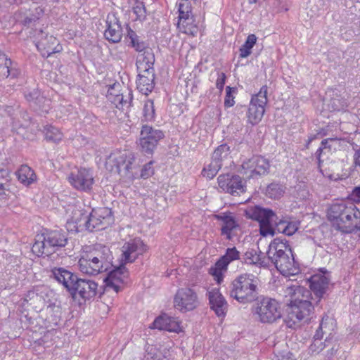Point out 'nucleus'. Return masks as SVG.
I'll list each match as a JSON object with an SVG mask.
<instances>
[{
  "label": "nucleus",
  "instance_id": "603ef678",
  "mask_svg": "<svg viewBox=\"0 0 360 360\" xmlns=\"http://www.w3.org/2000/svg\"><path fill=\"white\" fill-rule=\"evenodd\" d=\"M329 105L333 110L340 111L345 109L347 104L343 98L336 96L330 99Z\"/></svg>",
  "mask_w": 360,
  "mask_h": 360
},
{
  "label": "nucleus",
  "instance_id": "7c9ffc66",
  "mask_svg": "<svg viewBox=\"0 0 360 360\" xmlns=\"http://www.w3.org/2000/svg\"><path fill=\"white\" fill-rule=\"evenodd\" d=\"M181 312L192 311L199 305L196 292L192 288H186L181 292Z\"/></svg>",
  "mask_w": 360,
  "mask_h": 360
},
{
  "label": "nucleus",
  "instance_id": "9b49d317",
  "mask_svg": "<svg viewBox=\"0 0 360 360\" xmlns=\"http://www.w3.org/2000/svg\"><path fill=\"white\" fill-rule=\"evenodd\" d=\"M165 136L162 131L155 129L149 125L142 127L139 143L142 151L150 154L156 148L158 141Z\"/></svg>",
  "mask_w": 360,
  "mask_h": 360
},
{
  "label": "nucleus",
  "instance_id": "f257e3e1",
  "mask_svg": "<svg viewBox=\"0 0 360 360\" xmlns=\"http://www.w3.org/2000/svg\"><path fill=\"white\" fill-rule=\"evenodd\" d=\"M268 259L283 276H294L300 272L288 241L275 238L269 245Z\"/></svg>",
  "mask_w": 360,
  "mask_h": 360
},
{
  "label": "nucleus",
  "instance_id": "052dcab7",
  "mask_svg": "<svg viewBox=\"0 0 360 360\" xmlns=\"http://www.w3.org/2000/svg\"><path fill=\"white\" fill-rule=\"evenodd\" d=\"M153 162L150 161L148 163L146 164L143 169H141V176L143 179H148L150 176H152L154 173V169L152 167Z\"/></svg>",
  "mask_w": 360,
  "mask_h": 360
},
{
  "label": "nucleus",
  "instance_id": "a18cd8bd",
  "mask_svg": "<svg viewBox=\"0 0 360 360\" xmlns=\"http://www.w3.org/2000/svg\"><path fill=\"white\" fill-rule=\"evenodd\" d=\"M94 263L86 260V258L83 256L79 259L78 265L81 272L88 275H97L101 273L98 270V267H96Z\"/></svg>",
  "mask_w": 360,
  "mask_h": 360
},
{
  "label": "nucleus",
  "instance_id": "412c9836",
  "mask_svg": "<svg viewBox=\"0 0 360 360\" xmlns=\"http://www.w3.org/2000/svg\"><path fill=\"white\" fill-rule=\"evenodd\" d=\"M283 295L288 304H300L312 299L311 292L298 285L287 286L283 289Z\"/></svg>",
  "mask_w": 360,
  "mask_h": 360
},
{
  "label": "nucleus",
  "instance_id": "49530a36",
  "mask_svg": "<svg viewBox=\"0 0 360 360\" xmlns=\"http://www.w3.org/2000/svg\"><path fill=\"white\" fill-rule=\"evenodd\" d=\"M45 138L49 141L58 143L62 140L63 134L60 130L53 126H46L44 127Z\"/></svg>",
  "mask_w": 360,
  "mask_h": 360
},
{
  "label": "nucleus",
  "instance_id": "f3484780",
  "mask_svg": "<svg viewBox=\"0 0 360 360\" xmlns=\"http://www.w3.org/2000/svg\"><path fill=\"white\" fill-rule=\"evenodd\" d=\"M146 250V247L139 238L130 240L122 248V262L124 264L134 262L139 255Z\"/></svg>",
  "mask_w": 360,
  "mask_h": 360
},
{
  "label": "nucleus",
  "instance_id": "dca6fc26",
  "mask_svg": "<svg viewBox=\"0 0 360 360\" xmlns=\"http://www.w3.org/2000/svg\"><path fill=\"white\" fill-rule=\"evenodd\" d=\"M37 38L36 46L44 58H48L53 53H59L63 49L56 37L44 34L42 30H40Z\"/></svg>",
  "mask_w": 360,
  "mask_h": 360
},
{
  "label": "nucleus",
  "instance_id": "4d7b16f0",
  "mask_svg": "<svg viewBox=\"0 0 360 360\" xmlns=\"http://www.w3.org/2000/svg\"><path fill=\"white\" fill-rule=\"evenodd\" d=\"M227 268H222L218 265V261L215 264V266L210 269V273L214 277L217 283H221L223 281V271H226Z\"/></svg>",
  "mask_w": 360,
  "mask_h": 360
},
{
  "label": "nucleus",
  "instance_id": "37998d69",
  "mask_svg": "<svg viewBox=\"0 0 360 360\" xmlns=\"http://www.w3.org/2000/svg\"><path fill=\"white\" fill-rule=\"evenodd\" d=\"M257 37L254 34H249L243 45L239 49L240 58H247L252 53V49L257 42Z\"/></svg>",
  "mask_w": 360,
  "mask_h": 360
},
{
  "label": "nucleus",
  "instance_id": "13d9d810",
  "mask_svg": "<svg viewBox=\"0 0 360 360\" xmlns=\"http://www.w3.org/2000/svg\"><path fill=\"white\" fill-rule=\"evenodd\" d=\"M123 93V101L121 104V110L128 109L131 106L133 95L132 91L130 89H126Z\"/></svg>",
  "mask_w": 360,
  "mask_h": 360
},
{
  "label": "nucleus",
  "instance_id": "de8ad7c7",
  "mask_svg": "<svg viewBox=\"0 0 360 360\" xmlns=\"http://www.w3.org/2000/svg\"><path fill=\"white\" fill-rule=\"evenodd\" d=\"M70 219L73 220L75 224H77V226L86 229V221L88 220L89 215L82 210L74 209Z\"/></svg>",
  "mask_w": 360,
  "mask_h": 360
},
{
  "label": "nucleus",
  "instance_id": "cd10ccee",
  "mask_svg": "<svg viewBox=\"0 0 360 360\" xmlns=\"http://www.w3.org/2000/svg\"><path fill=\"white\" fill-rule=\"evenodd\" d=\"M20 75V70L4 53H0V80L8 77L16 78Z\"/></svg>",
  "mask_w": 360,
  "mask_h": 360
},
{
  "label": "nucleus",
  "instance_id": "f8f14e48",
  "mask_svg": "<svg viewBox=\"0 0 360 360\" xmlns=\"http://www.w3.org/2000/svg\"><path fill=\"white\" fill-rule=\"evenodd\" d=\"M134 161V155L127 151L115 153L109 157V162L112 163V167H115L116 172L129 179L133 176L131 169Z\"/></svg>",
  "mask_w": 360,
  "mask_h": 360
},
{
  "label": "nucleus",
  "instance_id": "7ed1b4c3",
  "mask_svg": "<svg viewBox=\"0 0 360 360\" xmlns=\"http://www.w3.org/2000/svg\"><path fill=\"white\" fill-rule=\"evenodd\" d=\"M68 243V237L61 230L46 231L37 235L32 245V252L38 257L49 256Z\"/></svg>",
  "mask_w": 360,
  "mask_h": 360
},
{
  "label": "nucleus",
  "instance_id": "338daca9",
  "mask_svg": "<svg viewBox=\"0 0 360 360\" xmlns=\"http://www.w3.org/2000/svg\"><path fill=\"white\" fill-rule=\"evenodd\" d=\"M120 84L119 83H115L112 85H111L108 89V92L106 94L107 99L108 100V96L113 95L115 96L120 94L121 93H120Z\"/></svg>",
  "mask_w": 360,
  "mask_h": 360
},
{
  "label": "nucleus",
  "instance_id": "c03bdc74",
  "mask_svg": "<svg viewBox=\"0 0 360 360\" xmlns=\"http://www.w3.org/2000/svg\"><path fill=\"white\" fill-rule=\"evenodd\" d=\"M285 187L279 183H271L266 187V195L272 199H278L283 196Z\"/></svg>",
  "mask_w": 360,
  "mask_h": 360
},
{
  "label": "nucleus",
  "instance_id": "f03ea898",
  "mask_svg": "<svg viewBox=\"0 0 360 360\" xmlns=\"http://www.w3.org/2000/svg\"><path fill=\"white\" fill-rule=\"evenodd\" d=\"M231 297L242 304H249L259 298V280L254 275L243 274L231 283Z\"/></svg>",
  "mask_w": 360,
  "mask_h": 360
},
{
  "label": "nucleus",
  "instance_id": "393cba45",
  "mask_svg": "<svg viewBox=\"0 0 360 360\" xmlns=\"http://www.w3.org/2000/svg\"><path fill=\"white\" fill-rule=\"evenodd\" d=\"M191 7L188 0H181V32L190 36H195L198 28L193 23V18H190Z\"/></svg>",
  "mask_w": 360,
  "mask_h": 360
},
{
  "label": "nucleus",
  "instance_id": "2eb2a0df",
  "mask_svg": "<svg viewBox=\"0 0 360 360\" xmlns=\"http://www.w3.org/2000/svg\"><path fill=\"white\" fill-rule=\"evenodd\" d=\"M217 180L219 186L224 191L233 195H238L245 192V182L238 175L221 174L218 176Z\"/></svg>",
  "mask_w": 360,
  "mask_h": 360
},
{
  "label": "nucleus",
  "instance_id": "a19ab883",
  "mask_svg": "<svg viewBox=\"0 0 360 360\" xmlns=\"http://www.w3.org/2000/svg\"><path fill=\"white\" fill-rule=\"evenodd\" d=\"M230 147L224 143L219 146L214 151L212 159L219 163L221 166L224 162L229 159Z\"/></svg>",
  "mask_w": 360,
  "mask_h": 360
},
{
  "label": "nucleus",
  "instance_id": "b1692460",
  "mask_svg": "<svg viewBox=\"0 0 360 360\" xmlns=\"http://www.w3.org/2000/svg\"><path fill=\"white\" fill-rule=\"evenodd\" d=\"M107 28L104 32L105 39L110 42L117 43L122 37L120 22L115 13H109L106 19Z\"/></svg>",
  "mask_w": 360,
  "mask_h": 360
},
{
  "label": "nucleus",
  "instance_id": "1a4fd4ad",
  "mask_svg": "<svg viewBox=\"0 0 360 360\" xmlns=\"http://www.w3.org/2000/svg\"><path fill=\"white\" fill-rule=\"evenodd\" d=\"M86 260L94 263L99 271H106L111 266L112 256L108 247L101 244L94 245L93 249L82 255Z\"/></svg>",
  "mask_w": 360,
  "mask_h": 360
},
{
  "label": "nucleus",
  "instance_id": "3c124183",
  "mask_svg": "<svg viewBox=\"0 0 360 360\" xmlns=\"http://www.w3.org/2000/svg\"><path fill=\"white\" fill-rule=\"evenodd\" d=\"M133 12L136 15V20L142 21L146 19V9L144 3L141 1H136L133 6Z\"/></svg>",
  "mask_w": 360,
  "mask_h": 360
},
{
  "label": "nucleus",
  "instance_id": "8fccbe9b",
  "mask_svg": "<svg viewBox=\"0 0 360 360\" xmlns=\"http://www.w3.org/2000/svg\"><path fill=\"white\" fill-rule=\"evenodd\" d=\"M145 360H169L162 353L153 346L148 347L145 355Z\"/></svg>",
  "mask_w": 360,
  "mask_h": 360
},
{
  "label": "nucleus",
  "instance_id": "ea45409f",
  "mask_svg": "<svg viewBox=\"0 0 360 360\" xmlns=\"http://www.w3.org/2000/svg\"><path fill=\"white\" fill-rule=\"evenodd\" d=\"M18 180L25 185H30L35 179L34 171L27 165H22L17 172Z\"/></svg>",
  "mask_w": 360,
  "mask_h": 360
},
{
  "label": "nucleus",
  "instance_id": "774afa93",
  "mask_svg": "<svg viewBox=\"0 0 360 360\" xmlns=\"http://www.w3.org/2000/svg\"><path fill=\"white\" fill-rule=\"evenodd\" d=\"M127 37L130 40V45L133 47V40L134 39V44H138L139 42H141V41L139 40V36L136 34V33L133 31L130 27L128 29L127 32Z\"/></svg>",
  "mask_w": 360,
  "mask_h": 360
},
{
  "label": "nucleus",
  "instance_id": "69168bd1",
  "mask_svg": "<svg viewBox=\"0 0 360 360\" xmlns=\"http://www.w3.org/2000/svg\"><path fill=\"white\" fill-rule=\"evenodd\" d=\"M66 228L68 231L75 233L79 232L83 229L80 226H77V224H75L73 220L70 218L67 220Z\"/></svg>",
  "mask_w": 360,
  "mask_h": 360
},
{
  "label": "nucleus",
  "instance_id": "423d86ee",
  "mask_svg": "<svg viewBox=\"0 0 360 360\" xmlns=\"http://www.w3.org/2000/svg\"><path fill=\"white\" fill-rule=\"evenodd\" d=\"M314 310L310 300L300 304H288L285 321L289 328H295L302 321H307Z\"/></svg>",
  "mask_w": 360,
  "mask_h": 360
},
{
  "label": "nucleus",
  "instance_id": "6e6552de",
  "mask_svg": "<svg viewBox=\"0 0 360 360\" xmlns=\"http://www.w3.org/2000/svg\"><path fill=\"white\" fill-rule=\"evenodd\" d=\"M114 221L112 212L108 207L93 209L86 221V229L97 231L106 229Z\"/></svg>",
  "mask_w": 360,
  "mask_h": 360
},
{
  "label": "nucleus",
  "instance_id": "9d476101",
  "mask_svg": "<svg viewBox=\"0 0 360 360\" xmlns=\"http://www.w3.org/2000/svg\"><path fill=\"white\" fill-rule=\"evenodd\" d=\"M323 337H317L314 334L313 341L309 347V352L311 355L319 354L324 349H327L324 355L327 360L331 359L339 349V343L335 337H326L324 341H322Z\"/></svg>",
  "mask_w": 360,
  "mask_h": 360
},
{
  "label": "nucleus",
  "instance_id": "bb28decb",
  "mask_svg": "<svg viewBox=\"0 0 360 360\" xmlns=\"http://www.w3.org/2000/svg\"><path fill=\"white\" fill-rule=\"evenodd\" d=\"M150 328L179 333L180 331V325L176 319L164 314L155 319Z\"/></svg>",
  "mask_w": 360,
  "mask_h": 360
},
{
  "label": "nucleus",
  "instance_id": "2f4dec72",
  "mask_svg": "<svg viewBox=\"0 0 360 360\" xmlns=\"http://www.w3.org/2000/svg\"><path fill=\"white\" fill-rule=\"evenodd\" d=\"M209 300L211 309L218 316L225 315L227 302L218 290H214L209 292Z\"/></svg>",
  "mask_w": 360,
  "mask_h": 360
},
{
  "label": "nucleus",
  "instance_id": "a211bd4d",
  "mask_svg": "<svg viewBox=\"0 0 360 360\" xmlns=\"http://www.w3.org/2000/svg\"><path fill=\"white\" fill-rule=\"evenodd\" d=\"M70 184L77 190L88 191L92 188L94 177L86 169H80L76 173L72 172L68 176Z\"/></svg>",
  "mask_w": 360,
  "mask_h": 360
},
{
  "label": "nucleus",
  "instance_id": "39448f33",
  "mask_svg": "<svg viewBox=\"0 0 360 360\" xmlns=\"http://www.w3.org/2000/svg\"><path fill=\"white\" fill-rule=\"evenodd\" d=\"M245 215L259 222V233L262 236L273 234L272 224L277 219V215L272 210L259 205L250 206L245 210Z\"/></svg>",
  "mask_w": 360,
  "mask_h": 360
},
{
  "label": "nucleus",
  "instance_id": "680f3d73",
  "mask_svg": "<svg viewBox=\"0 0 360 360\" xmlns=\"http://www.w3.org/2000/svg\"><path fill=\"white\" fill-rule=\"evenodd\" d=\"M137 70L139 71V76L155 77V70L153 66H146V68H137Z\"/></svg>",
  "mask_w": 360,
  "mask_h": 360
},
{
  "label": "nucleus",
  "instance_id": "473e14b6",
  "mask_svg": "<svg viewBox=\"0 0 360 360\" xmlns=\"http://www.w3.org/2000/svg\"><path fill=\"white\" fill-rule=\"evenodd\" d=\"M349 206L345 203L333 204L327 212L328 219L331 222L333 227L336 228L335 223H339L343 217V214L347 212Z\"/></svg>",
  "mask_w": 360,
  "mask_h": 360
},
{
  "label": "nucleus",
  "instance_id": "4be33fe9",
  "mask_svg": "<svg viewBox=\"0 0 360 360\" xmlns=\"http://www.w3.org/2000/svg\"><path fill=\"white\" fill-rule=\"evenodd\" d=\"M300 225V221L298 220L292 219L289 217L280 218L277 216V219L272 224L273 234L271 236L276 232L288 236H292L299 229Z\"/></svg>",
  "mask_w": 360,
  "mask_h": 360
},
{
  "label": "nucleus",
  "instance_id": "58836bf2",
  "mask_svg": "<svg viewBox=\"0 0 360 360\" xmlns=\"http://www.w3.org/2000/svg\"><path fill=\"white\" fill-rule=\"evenodd\" d=\"M241 259L240 253L236 248H229L226 253L218 260V265L222 268H227L228 265L233 261Z\"/></svg>",
  "mask_w": 360,
  "mask_h": 360
},
{
  "label": "nucleus",
  "instance_id": "864d4df0",
  "mask_svg": "<svg viewBox=\"0 0 360 360\" xmlns=\"http://www.w3.org/2000/svg\"><path fill=\"white\" fill-rule=\"evenodd\" d=\"M143 117L146 121H150L154 118L155 116V108L153 101L151 100H147L145 102L143 109Z\"/></svg>",
  "mask_w": 360,
  "mask_h": 360
},
{
  "label": "nucleus",
  "instance_id": "79ce46f5",
  "mask_svg": "<svg viewBox=\"0 0 360 360\" xmlns=\"http://www.w3.org/2000/svg\"><path fill=\"white\" fill-rule=\"evenodd\" d=\"M154 79L155 77L139 76V79L136 82L137 89L143 94L147 95L154 89Z\"/></svg>",
  "mask_w": 360,
  "mask_h": 360
},
{
  "label": "nucleus",
  "instance_id": "ddd939ff",
  "mask_svg": "<svg viewBox=\"0 0 360 360\" xmlns=\"http://www.w3.org/2000/svg\"><path fill=\"white\" fill-rule=\"evenodd\" d=\"M335 229L345 233H352L360 230V211L352 204L339 223H335Z\"/></svg>",
  "mask_w": 360,
  "mask_h": 360
},
{
  "label": "nucleus",
  "instance_id": "c756f323",
  "mask_svg": "<svg viewBox=\"0 0 360 360\" xmlns=\"http://www.w3.org/2000/svg\"><path fill=\"white\" fill-rule=\"evenodd\" d=\"M329 282L330 279L326 275L316 274L311 277L309 286L319 301L326 293Z\"/></svg>",
  "mask_w": 360,
  "mask_h": 360
},
{
  "label": "nucleus",
  "instance_id": "0e129e2a",
  "mask_svg": "<svg viewBox=\"0 0 360 360\" xmlns=\"http://www.w3.org/2000/svg\"><path fill=\"white\" fill-rule=\"evenodd\" d=\"M226 76L225 73L220 72L218 74V78L216 81V86L219 90L220 92H222L224 89V86L225 84Z\"/></svg>",
  "mask_w": 360,
  "mask_h": 360
},
{
  "label": "nucleus",
  "instance_id": "e433bc0d",
  "mask_svg": "<svg viewBox=\"0 0 360 360\" xmlns=\"http://www.w3.org/2000/svg\"><path fill=\"white\" fill-rule=\"evenodd\" d=\"M335 327V321L328 316H324L317 329L316 330L315 334L317 337H335L333 331Z\"/></svg>",
  "mask_w": 360,
  "mask_h": 360
},
{
  "label": "nucleus",
  "instance_id": "6e6d98bb",
  "mask_svg": "<svg viewBox=\"0 0 360 360\" xmlns=\"http://www.w3.org/2000/svg\"><path fill=\"white\" fill-rule=\"evenodd\" d=\"M237 91V89L227 86L226 87V96L224 98V106L226 108H230L234 105L235 101L233 94Z\"/></svg>",
  "mask_w": 360,
  "mask_h": 360
},
{
  "label": "nucleus",
  "instance_id": "72a5a7b5",
  "mask_svg": "<svg viewBox=\"0 0 360 360\" xmlns=\"http://www.w3.org/2000/svg\"><path fill=\"white\" fill-rule=\"evenodd\" d=\"M349 206L345 203L333 204L327 212L328 219L331 222L333 227L336 228L335 223H339L343 217V214L347 212Z\"/></svg>",
  "mask_w": 360,
  "mask_h": 360
},
{
  "label": "nucleus",
  "instance_id": "a878e982",
  "mask_svg": "<svg viewBox=\"0 0 360 360\" xmlns=\"http://www.w3.org/2000/svg\"><path fill=\"white\" fill-rule=\"evenodd\" d=\"M52 276L58 283H62L70 294L79 279L77 275L63 268L53 269Z\"/></svg>",
  "mask_w": 360,
  "mask_h": 360
},
{
  "label": "nucleus",
  "instance_id": "20e7f679",
  "mask_svg": "<svg viewBox=\"0 0 360 360\" xmlns=\"http://www.w3.org/2000/svg\"><path fill=\"white\" fill-rule=\"evenodd\" d=\"M252 308L256 319L264 323H271L281 317L279 303L268 297H262Z\"/></svg>",
  "mask_w": 360,
  "mask_h": 360
},
{
  "label": "nucleus",
  "instance_id": "5fc2aeb1",
  "mask_svg": "<svg viewBox=\"0 0 360 360\" xmlns=\"http://www.w3.org/2000/svg\"><path fill=\"white\" fill-rule=\"evenodd\" d=\"M16 18L20 23L27 27L37 20V18H34L32 13L27 14L21 11H20L18 14H16Z\"/></svg>",
  "mask_w": 360,
  "mask_h": 360
},
{
  "label": "nucleus",
  "instance_id": "aec40b11",
  "mask_svg": "<svg viewBox=\"0 0 360 360\" xmlns=\"http://www.w3.org/2000/svg\"><path fill=\"white\" fill-rule=\"evenodd\" d=\"M97 288L98 284L96 282L79 278L71 295L74 299L79 296L84 300H90L96 296Z\"/></svg>",
  "mask_w": 360,
  "mask_h": 360
},
{
  "label": "nucleus",
  "instance_id": "e2e57ef3",
  "mask_svg": "<svg viewBox=\"0 0 360 360\" xmlns=\"http://www.w3.org/2000/svg\"><path fill=\"white\" fill-rule=\"evenodd\" d=\"M123 100V93L122 92L120 94L117 96H108V101L114 104L115 107L118 109L121 108L122 101Z\"/></svg>",
  "mask_w": 360,
  "mask_h": 360
},
{
  "label": "nucleus",
  "instance_id": "4468645a",
  "mask_svg": "<svg viewBox=\"0 0 360 360\" xmlns=\"http://www.w3.org/2000/svg\"><path fill=\"white\" fill-rule=\"evenodd\" d=\"M269 167V160L262 156H253L242 164L244 174L248 178H255L268 174Z\"/></svg>",
  "mask_w": 360,
  "mask_h": 360
},
{
  "label": "nucleus",
  "instance_id": "09e8293b",
  "mask_svg": "<svg viewBox=\"0 0 360 360\" xmlns=\"http://www.w3.org/2000/svg\"><path fill=\"white\" fill-rule=\"evenodd\" d=\"M221 167L219 163L212 159L211 162L203 169L202 174L204 176L211 179L217 175Z\"/></svg>",
  "mask_w": 360,
  "mask_h": 360
},
{
  "label": "nucleus",
  "instance_id": "c9c22d12",
  "mask_svg": "<svg viewBox=\"0 0 360 360\" xmlns=\"http://www.w3.org/2000/svg\"><path fill=\"white\" fill-rule=\"evenodd\" d=\"M241 262L250 264L256 265L259 266H265L267 265V262L264 261V257L261 251L257 253V251L255 249L248 250L241 257Z\"/></svg>",
  "mask_w": 360,
  "mask_h": 360
},
{
  "label": "nucleus",
  "instance_id": "6ab92c4d",
  "mask_svg": "<svg viewBox=\"0 0 360 360\" xmlns=\"http://www.w3.org/2000/svg\"><path fill=\"white\" fill-rule=\"evenodd\" d=\"M128 276L127 269L122 264L120 266L115 267L109 271L104 279V282L107 288H112L115 292H118L121 290V285L125 283Z\"/></svg>",
  "mask_w": 360,
  "mask_h": 360
},
{
  "label": "nucleus",
  "instance_id": "bf43d9fd",
  "mask_svg": "<svg viewBox=\"0 0 360 360\" xmlns=\"http://www.w3.org/2000/svg\"><path fill=\"white\" fill-rule=\"evenodd\" d=\"M8 171L6 169L1 168L0 169V195L6 194L5 191L8 190V185L7 182V176H8Z\"/></svg>",
  "mask_w": 360,
  "mask_h": 360
},
{
  "label": "nucleus",
  "instance_id": "0eeeda50",
  "mask_svg": "<svg viewBox=\"0 0 360 360\" xmlns=\"http://www.w3.org/2000/svg\"><path fill=\"white\" fill-rule=\"evenodd\" d=\"M268 87L264 85L259 91L252 96L249 107L247 110L248 121L255 125L259 123L265 112V106L268 102Z\"/></svg>",
  "mask_w": 360,
  "mask_h": 360
},
{
  "label": "nucleus",
  "instance_id": "4c0bfd02",
  "mask_svg": "<svg viewBox=\"0 0 360 360\" xmlns=\"http://www.w3.org/2000/svg\"><path fill=\"white\" fill-rule=\"evenodd\" d=\"M155 62V56L151 49H148L146 51L138 53L136 57V65L137 68H143L148 67H153Z\"/></svg>",
  "mask_w": 360,
  "mask_h": 360
},
{
  "label": "nucleus",
  "instance_id": "5701e85b",
  "mask_svg": "<svg viewBox=\"0 0 360 360\" xmlns=\"http://www.w3.org/2000/svg\"><path fill=\"white\" fill-rule=\"evenodd\" d=\"M26 101L34 110L47 112L49 100L41 95L37 88L25 87L23 91Z\"/></svg>",
  "mask_w": 360,
  "mask_h": 360
},
{
  "label": "nucleus",
  "instance_id": "f704fd0d",
  "mask_svg": "<svg viewBox=\"0 0 360 360\" xmlns=\"http://www.w3.org/2000/svg\"><path fill=\"white\" fill-rule=\"evenodd\" d=\"M216 219L223 222V225L221 228V234L226 236V239H231V231L237 227L236 221L231 213H221L220 214L215 215Z\"/></svg>",
  "mask_w": 360,
  "mask_h": 360
},
{
  "label": "nucleus",
  "instance_id": "c85d7f7f",
  "mask_svg": "<svg viewBox=\"0 0 360 360\" xmlns=\"http://www.w3.org/2000/svg\"><path fill=\"white\" fill-rule=\"evenodd\" d=\"M340 146V140L337 138H329L323 139L320 147L316 150L315 155L318 160V165L321 167L323 162L322 157L328 158V155L337 150Z\"/></svg>",
  "mask_w": 360,
  "mask_h": 360
}]
</instances>
